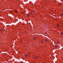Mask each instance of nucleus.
<instances>
[{
	"label": "nucleus",
	"mask_w": 63,
	"mask_h": 63,
	"mask_svg": "<svg viewBox=\"0 0 63 63\" xmlns=\"http://www.w3.org/2000/svg\"><path fill=\"white\" fill-rule=\"evenodd\" d=\"M35 58H38V57L36 56H35Z\"/></svg>",
	"instance_id": "f257e3e1"
},
{
	"label": "nucleus",
	"mask_w": 63,
	"mask_h": 63,
	"mask_svg": "<svg viewBox=\"0 0 63 63\" xmlns=\"http://www.w3.org/2000/svg\"><path fill=\"white\" fill-rule=\"evenodd\" d=\"M27 16H29V14H27Z\"/></svg>",
	"instance_id": "f03ea898"
},
{
	"label": "nucleus",
	"mask_w": 63,
	"mask_h": 63,
	"mask_svg": "<svg viewBox=\"0 0 63 63\" xmlns=\"http://www.w3.org/2000/svg\"><path fill=\"white\" fill-rule=\"evenodd\" d=\"M15 12H16V13H17V11H16Z\"/></svg>",
	"instance_id": "7ed1b4c3"
},
{
	"label": "nucleus",
	"mask_w": 63,
	"mask_h": 63,
	"mask_svg": "<svg viewBox=\"0 0 63 63\" xmlns=\"http://www.w3.org/2000/svg\"><path fill=\"white\" fill-rule=\"evenodd\" d=\"M25 56H26V57H27V55H25Z\"/></svg>",
	"instance_id": "20e7f679"
},
{
	"label": "nucleus",
	"mask_w": 63,
	"mask_h": 63,
	"mask_svg": "<svg viewBox=\"0 0 63 63\" xmlns=\"http://www.w3.org/2000/svg\"><path fill=\"white\" fill-rule=\"evenodd\" d=\"M55 47H57V45H56L55 46Z\"/></svg>",
	"instance_id": "39448f33"
},
{
	"label": "nucleus",
	"mask_w": 63,
	"mask_h": 63,
	"mask_svg": "<svg viewBox=\"0 0 63 63\" xmlns=\"http://www.w3.org/2000/svg\"><path fill=\"white\" fill-rule=\"evenodd\" d=\"M33 12H34L33 11H32V13H33Z\"/></svg>",
	"instance_id": "423d86ee"
},
{
	"label": "nucleus",
	"mask_w": 63,
	"mask_h": 63,
	"mask_svg": "<svg viewBox=\"0 0 63 63\" xmlns=\"http://www.w3.org/2000/svg\"><path fill=\"white\" fill-rule=\"evenodd\" d=\"M57 26H59V25L58 24V25H57Z\"/></svg>",
	"instance_id": "0eeeda50"
},
{
	"label": "nucleus",
	"mask_w": 63,
	"mask_h": 63,
	"mask_svg": "<svg viewBox=\"0 0 63 63\" xmlns=\"http://www.w3.org/2000/svg\"><path fill=\"white\" fill-rule=\"evenodd\" d=\"M57 43H59V41H57Z\"/></svg>",
	"instance_id": "6e6552de"
},
{
	"label": "nucleus",
	"mask_w": 63,
	"mask_h": 63,
	"mask_svg": "<svg viewBox=\"0 0 63 63\" xmlns=\"http://www.w3.org/2000/svg\"><path fill=\"white\" fill-rule=\"evenodd\" d=\"M61 16H63V14H61Z\"/></svg>",
	"instance_id": "1a4fd4ad"
},
{
	"label": "nucleus",
	"mask_w": 63,
	"mask_h": 63,
	"mask_svg": "<svg viewBox=\"0 0 63 63\" xmlns=\"http://www.w3.org/2000/svg\"><path fill=\"white\" fill-rule=\"evenodd\" d=\"M41 43H43V41L41 42Z\"/></svg>",
	"instance_id": "9d476101"
},
{
	"label": "nucleus",
	"mask_w": 63,
	"mask_h": 63,
	"mask_svg": "<svg viewBox=\"0 0 63 63\" xmlns=\"http://www.w3.org/2000/svg\"><path fill=\"white\" fill-rule=\"evenodd\" d=\"M35 39H36V38H34V39L35 40Z\"/></svg>",
	"instance_id": "9b49d317"
},
{
	"label": "nucleus",
	"mask_w": 63,
	"mask_h": 63,
	"mask_svg": "<svg viewBox=\"0 0 63 63\" xmlns=\"http://www.w3.org/2000/svg\"><path fill=\"white\" fill-rule=\"evenodd\" d=\"M63 34V33H61V34Z\"/></svg>",
	"instance_id": "f8f14e48"
},
{
	"label": "nucleus",
	"mask_w": 63,
	"mask_h": 63,
	"mask_svg": "<svg viewBox=\"0 0 63 63\" xmlns=\"http://www.w3.org/2000/svg\"><path fill=\"white\" fill-rule=\"evenodd\" d=\"M0 30V31H2V30Z\"/></svg>",
	"instance_id": "ddd939ff"
},
{
	"label": "nucleus",
	"mask_w": 63,
	"mask_h": 63,
	"mask_svg": "<svg viewBox=\"0 0 63 63\" xmlns=\"http://www.w3.org/2000/svg\"><path fill=\"white\" fill-rule=\"evenodd\" d=\"M45 40L46 41H47V40Z\"/></svg>",
	"instance_id": "4468645a"
},
{
	"label": "nucleus",
	"mask_w": 63,
	"mask_h": 63,
	"mask_svg": "<svg viewBox=\"0 0 63 63\" xmlns=\"http://www.w3.org/2000/svg\"><path fill=\"white\" fill-rule=\"evenodd\" d=\"M33 46L34 47L35 46V45H33Z\"/></svg>",
	"instance_id": "2eb2a0df"
},
{
	"label": "nucleus",
	"mask_w": 63,
	"mask_h": 63,
	"mask_svg": "<svg viewBox=\"0 0 63 63\" xmlns=\"http://www.w3.org/2000/svg\"><path fill=\"white\" fill-rule=\"evenodd\" d=\"M26 32V33H27V32Z\"/></svg>",
	"instance_id": "dca6fc26"
},
{
	"label": "nucleus",
	"mask_w": 63,
	"mask_h": 63,
	"mask_svg": "<svg viewBox=\"0 0 63 63\" xmlns=\"http://www.w3.org/2000/svg\"><path fill=\"white\" fill-rule=\"evenodd\" d=\"M45 34H47L46 32H45Z\"/></svg>",
	"instance_id": "f3484780"
},
{
	"label": "nucleus",
	"mask_w": 63,
	"mask_h": 63,
	"mask_svg": "<svg viewBox=\"0 0 63 63\" xmlns=\"http://www.w3.org/2000/svg\"><path fill=\"white\" fill-rule=\"evenodd\" d=\"M46 1H47V0H46Z\"/></svg>",
	"instance_id": "a211bd4d"
},
{
	"label": "nucleus",
	"mask_w": 63,
	"mask_h": 63,
	"mask_svg": "<svg viewBox=\"0 0 63 63\" xmlns=\"http://www.w3.org/2000/svg\"><path fill=\"white\" fill-rule=\"evenodd\" d=\"M58 49H59V48H58Z\"/></svg>",
	"instance_id": "6ab92c4d"
}]
</instances>
